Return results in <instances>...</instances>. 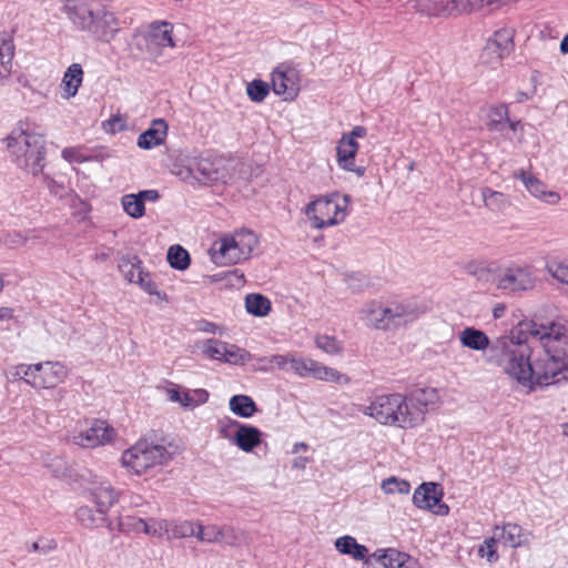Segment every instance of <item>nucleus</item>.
I'll list each match as a JSON object with an SVG mask.
<instances>
[{
	"label": "nucleus",
	"mask_w": 568,
	"mask_h": 568,
	"mask_svg": "<svg viewBox=\"0 0 568 568\" xmlns=\"http://www.w3.org/2000/svg\"><path fill=\"white\" fill-rule=\"evenodd\" d=\"M530 337L528 344L500 336L490 343L488 335L475 327H465L458 334L463 347L485 352L488 362L529 389L554 383L562 371H568V327L561 322L523 324Z\"/></svg>",
	"instance_id": "f257e3e1"
},
{
	"label": "nucleus",
	"mask_w": 568,
	"mask_h": 568,
	"mask_svg": "<svg viewBox=\"0 0 568 568\" xmlns=\"http://www.w3.org/2000/svg\"><path fill=\"white\" fill-rule=\"evenodd\" d=\"M438 403L436 388H417L408 394L378 395L363 407L362 413L384 426L413 429L424 424L427 413Z\"/></svg>",
	"instance_id": "f03ea898"
},
{
	"label": "nucleus",
	"mask_w": 568,
	"mask_h": 568,
	"mask_svg": "<svg viewBox=\"0 0 568 568\" xmlns=\"http://www.w3.org/2000/svg\"><path fill=\"white\" fill-rule=\"evenodd\" d=\"M63 12L74 29L97 41L110 43L124 21L111 0H62Z\"/></svg>",
	"instance_id": "7ed1b4c3"
},
{
	"label": "nucleus",
	"mask_w": 568,
	"mask_h": 568,
	"mask_svg": "<svg viewBox=\"0 0 568 568\" xmlns=\"http://www.w3.org/2000/svg\"><path fill=\"white\" fill-rule=\"evenodd\" d=\"M10 160L21 170L32 175L44 168L45 142L28 122L20 121L3 140Z\"/></svg>",
	"instance_id": "20e7f679"
},
{
	"label": "nucleus",
	"mask_w": 568,
	"mask_h": 568,
	"mask_svg": "<svg viewBox=\"0 0 568 568\" xmlns=\"http://www.w3.org/2000/svg\"><path fill=\"white\" fill-rule=\"evenodd\" d=\"M257 244L258 239L254 232L241 230L214 241L210 255L217 265L237 264L247 260Z\"/></svg>",
	"instance_id": "39448f33"
},
{
	"label": "nucleus",
	"mask_w": 568,
	"mask_h": 568,
	"mask_svg": "<svg viewBox=\"0 0 568 568\" xmlns=\"http://www.w3.org/2000/svg\"><path fill=\"white\" fill-rule=\"evenodd\" d=\"M171 458L172 454L166 446L141 439L123 452L121 464L130 474L141 476L166 464Z\"/></svg>",
	"instance_id": "423d86ee"
},
{
	"label": "nucleus",
	"mask_w": 568,
	"mask_h": 568,
	"mask_svg": "<svg viewBox=\"0 0 568 568\" xmlns=\"http://www.w3.org/2000/svg\"><path fill=\"white\" fill-rule=\"evenodd\" d=\"M351 197L346 194L332 193L317 197L305 207V215L315 230H323L345 221Z\"/></svg>",
	"instance_id": "0eeeda50"
},
{
	"label": "nucleus",
	"mask_w": 568,
	"mask_h": 568,
	"mask_svg": "<svg viewBox=\"0 0 568 568\" xmlns=\"http://www.w3.org/2000/svg\"><path fill=\"white\" fill-rule=\"evenodd\" d=\"M115 429L103 419L92 418L77 422L67 434V442L81 448H97L110 444Z\"/></svg>",
	"instance_id": "6e6552de"
},
{
	"label": "nucleus",
	"mask_w": 568,
	"mask_h": 568,
	"mask_svg": "<svg viewBox=\"0 0 568 568\" xmlns=\"http://www.w3.org/2000/svg\"><path fill=\"white\" fill-rule=\"evenodd\" d=\"M240 165L239 162L222 158L210 159L199 156L192 160L185 174L183 172H176V174L182 176V179L194 175L205 183L226 184L236 179V169Z\"/></svg>",
	"instance_id": "1a4fd4ad"
},
{
	"label": "nucleus",
	"mask_w": 568,
	"mask_h": 568,
	"mask_svg": "<svg viewBox=\"0 0 568 568\" xmlns=\"http://www.w3.org/2000/svg\"><path fill=\"white\" fill-rule=\"evenodd\" d=\"M495 283L498 290L508 294H521L535 288L537 276L531 265L511 262L498 270Z\"/></svg>",
	"instance_id": "9d476101"
},
{
	"label": "nucleus",
	"mask_w": 568,
	"mask_h": 568,
	"mask_svg": "<svg viewBox=\"0 0 568 568\" xmlns=\"http://www.w3.org/2000/svg\"><path fill=\"white\" fill-rule=\"evenodd\" d=\"M514 36L515 30L508 27L495 31L480 53L481 63L496 65L509 55L514 49Z\"/></svg>",
	"instance_id": "9b49d317"
},
{
	"label": "nucleus",
	"mask_w": 568,
	"mask_h": 568,
	"mask_svg": "<svg viewBox=\"0 0 568 568\" xmlns=\"http://www.w3.org/2000/svg\"><path fill=\"white\" fill-rule=\"evenodd\" d=\"M290 369L301 378L313 377L324 382H339L344 375L312 358L291 354Z\"/></svg>",
	"instance_id": "f8f14e48"
},
{
	"label": "nucleus",
	"mask_w": 568,
	"mask_h": 568,
	"mask_svg": "<svg viewBox=\"0 0 568 568\" xmlns=\"http://www.w3.org/2000/svg\"><path fill=\"white\" fill-rule=\"evenodd\" d=\"M443 489L436 483H423L413 495V503L420 509H426L438 516L449 513V507L442 503Z\"/></svg>",
	"instance_id": "ddd939ff"
},
{
	"label": "nucleus",
	"mask_w": 568,
	"mask_h": 568,
	"mask_svg": "<svg viewBox=\"0 0 568 568\" xmlns=\"http://www.w3.org/2000/svg\"><path fill=\"white\" fill-rule=\"evenodd\" d=\"M83 478L88 483L87 489L89 491L91 501L94 503L97 507H100L102 511H109V509L119 499V495L112 485L108 480L91 471H88Z\"/></svg>",
	"instance_id": "4468645a"
},
{
	"label": "nucleus",
	"mask_w": 568,
	"mask_h": 568,
	"mask_svg": "<svg viewBox=\"0 0 568 568\" xmlns=\"http://www.w3.org/2000/svg\"><path fill=\"white\" fill-rule=\"evenodd\" d=\"M272 89L286 101L294 100L300 92V74L288 65L281 64L272 72Z\"/></svg>",
	"instance_id": "2eb2a0df"
},
{
	"label": "nucleus",
	"mask_w": 568,
	"mask_h": 568,
	"mask_svg": "<svg viewBox=\"0 0 568 568\" xmlns=\"http://www.w3.org/2000/svg\"><path fill=\"white\" fill-rule=\"evenodd\" d=\"M359 321L369 328L387 331L392 328L388 302L369 301L358 310Z\"/></svg>",
	"instance_id": "dca6fc26"
},
{
	"label": "nucleus",
	"mask_w": 568,
	"mask_h": 568,
	"mask_svg": "<svg viewBox=\"0 0 568 568\" xmlns=\"http://www.w3.org/2000/svg\"><path fill=\"white\" fill-rule=\"evenodd\" d=\"M388 305L392 328L412 324L427 312V306L417 301H388Z\"/></svg>",
	"instance_id": "f3484780"
},
{
	"label": "nucleus",
	"mask_w": 568,
	"mask_h": 568,
	"mask_svg": "<svg viewBox=\"0 0 568 568\" xmlns=\"http://www.w3.org/2000/svg\"><path fill=\"white\" fill-rule=\"evenodd\" d=\"M514 178L519 179L528 193L542 203L555 205L561 200V196L558 192L549 190L541 180L536 178L530 172L520 170L514 173Z\"/></svg>",
	"instance_id": "a211bd4d"
},
{
	"label": "nucleus",
	"mask_w": 568,
	"mask_h": 568,
	"mask_svg": "<svg viewBox=\"0 0 568 568\" xmlns=\"http://www.w3.org/2000/svg\"><path fill=\"white\" fill-rule=\"evenodd\" d=\"M366 564L367 568H415V561L396 549L377 550Z\"/></svg>",
	"instance_id": "6ab92c4d"
},
{
	"label": "nucleus",
	"mask_w": 568,
	"mask_h": 568,
	"mask_svg": "<svg viewBox=\"0 0 568 568\" xmlns=\"http://www.w3.org/2000/svg\"><path fill=\"white\" fill-rule=\"evenodd\" d=\"M357 141L349 138H341L336 146L337 164L342 170L354 172L358 176H363L365 169L355 164V156L358 151Z\"/></svg>",
	"instance_id": "aec40b11"
},
{
	"label": "nucleus",
	"mask_w": 568,
	"mask_h": 568,
	"mask_svg": "<svg viewBox=\"0 0 568 568\" xmlns=\"http://www.w3.org/2000/svg\"><path fill=\"white\" fill-rule=\"evenodd\" d=\"M39 388H52L62 383L67 375V367L60 362L38 363Z\"/></svg>",
	"instance_id": "412c9836"
},
{
	"label": "nucleus",
	"mask_w": 568,
	"mask_h": 568,
	"mask_svg": "<svg viewBox=\"0 0 568 568\" xmlns=\"http://www.w3.org/2000/svg\"><path fill=\"white\" fill-rule=\"evenodd\" d=\"M173 24L168 21H154L149 26L148 43L160 49L174 48L176 43L172 37Z\"/></svg>",
	"instance_id": "4be33fe9"
},
{
	"label": "nucleus",
	"mask_w": 568,
	"mask_h": 568,
	"mask_svg": "<svg viewBox=\"0 0 568 568\" xmlns=\"http://www.w3.org/2000/svg\"><path fill=\"white\" fill-rule=\"evenodd\" d=\"M262 432L250 424L239 425L233 445L237 446L244 453H252L262 443Z\"/></svg>",
	"instance_id": "5701e85b"
},
{
	"label": "nucleus",
	"mask_w": 568,
	"mask_h": 568,
	"mask_svg": "<svg viewBox=\"0 0 568 568\" xmlns=\"http://www.w3.org/2000/svg\"><path fill=\"white\" fill-rule=\"evenodd\" d=\"M460 0H418L417 8L427 16H450L459 13Z\"/></svg>",
	"instance_id": "b1692460"
},
{
	"label": "nucleus",
	"mask_w": 568,
	"mask_h": 568,
	"mask_svg": "<svg viewBox=\"0 0 568 568\" xmlns=\"http://www.w3.org/2000/svg\"><path fill=\"white\" fill-rule=\"evenodd\" d=\"M84 78V72L79 63H72L65 70L62 81V98L69 100L78 94L79 88L81 87Z\"/></svg>",
	"instance_id": "393cba45"
},
{
	"label": "nucleus",
	"mask_w": 568,
	"mask_h": 568,
	"mask_svg": "<svg viewBox=\"0 0 568 568\" xmlns=\"http://www.w3.org/2000/svg\"><path fill=\"white\" fill-rule=\"evenodd\" d=\"M168 125L164 120L153 121L151 128L141 133L138 138V146L144 150H150L154 146L162 144L165 140Z\"/></svg>",
	"instance_id": "a878e982"
},
{
	"label": "nucleus",
	"mask_w": 568,
	"mask_h": 568,
	"mask_svg": "<svg viewBox=\"0 0 568 568\" xmlns=\"http://www.w3.org/2000/svg\"><path fill=\"white\" fill-rule=\"evenodd\" d=\"M14 57L13 40L8 34L0 36V82L8 79L12 72Z\"/></svg>",
	"instance_id": "bb28decb"
},
{
	"label": "nucleus",
	"mask_w": 568,
	"mask_h": 568,
	"mask_svg": "<svg viewBox=\"0 0 568 568\" xmlns=\"http://www.w3.org/2000/svg\"><path fill=\"white\" fill-rule=\"evenodd\" d=\"M251 541L248 532L230 525L221 526L220 545L231 547L247 546Z\"/></svg>",
	"instance_id": "cd10ccee"
},
{
	"label": "nucleus",
	"mask_w": 568,
	"mask_h": 568,
	"mask_svg": "<svg viewBox=\"0 0 568 568\" xmlns=\"http://www.w3.org/2000/svg\"><path fill=\"white\" fill-rule=\"evenodd\" d=\"M245 310L253 316L265 317L272 310V303L260 293H251L245 296Z\"/></svg>",
	"instance_id": "c85d7f7f"
},
{
	"label": "nucleus",
	"mask_w": 568,
	"mask_h": 568,
	"mask_svg": "<svg viewBox=\"0 0 568 568\" xmlns=\"http://www.w3.org/2000/svg\"><path fill=\"white\" fill-rule=\"evenodd\" d=\"M335 547L339 552L348 555L356 560L365 559L368 554V549L365 546L359 545L352 536H343L337 538L335 541Z\"/></svg>",
	"instance_id": "c756f323"
},
{
	"label": "nucleus",
	"mask_w": 568,
	"mask_h": 568,
	"mask_svg": "<svg viewBox=\"0 0 568 568\" xmlns=\"http://www.w3.org/2000/svg\"><path fill=\"white\" fill-rule=\"evenodd\" d=\"M230 410L242 418H251L256 412L255 402L247 395H234L229 400Z\"/></svg>",
	"instance_id": "7c9ffc66"
},
{
	"label": "nucleus",
	"mask_w": 568,
	"mask_h": 568,
	"mask_svg": "<svg viewBox=\"0 0 568 568\" xmlns=\"http://www.w3.org/2000/svg\"><path fill=\"white\" fill-rule=\"evenodd\" d=\"M509 121L508 106L504 103L490 105L486 110V125L490 131H501Z\"/></svg>",
	"instance_id": "2f4dec72"
},
{
	"label": "nucleus",
	"mask_w": 568,
	"mask_h": 568,
	"mask_svg": "<svg viewBox=\"0 0 568 568\" xmlns=\"http://www.w3.org/2000/svg\"><path fill=\"white\" fill-rule=\"evenodd\" d=\"M495 536L505 545L510 547H519L523 544L521 527L516 524H506L501 527L494 528Z\"/></svg>",
	"instance_id": "473e14b6"
},
{
	"label": "nucleus",
	"mask_w": 568,
	"mask_h": 568,
	"mask_svg": "<svg viewBox=\"0 0 568 568\" xmlns=\"http://www.w3.org/2000/svg\"><path fill=\"white\" fill-rule=\"evenodd\" d=\"M252 359L253 355L248 351L237 346L236 344L226 342L221 363L242 366Z\"/></svg>",
	"instance_id": "72a5a7b5"
},
{
	"label": "nucleus",
	"mask_w": 568,
	"mask_h": 568,
	"mask_svg": "<svg viewBox=\"0 0 568 568\" xmlns=\"http://www.w3.org/2000/svg\"><path fill=\"white\" fill-rule=\"evenodd\" d=\"M108 511L97 510L89 506H82L77 510V518L87 528H97L104 524Z\"/></svg>",
	"instance_id": "f704fd0d"
},
{
	"label": "nucleus",
	"mask_w": 568,
	"mask_h": 568,
	"mask_svg": "<svg viewBox=\"0 0 568 568\" xmlns=\"http://www.w3.org/2000/svg\"><path fill=\"white\" fill-rule=\"evenodd\" d=\"M197 521L169 520L168 540L195 537Z\"/></svg>",
	"instance_id": "c9c22d12"
},
{
	"label": "nucleus",
	"mask_w": 568,
	"mask_h": 568,
	"mask_svg": "<svg viewBox=\"0 0 568 568\" xmlns=\"http://www.w3.org/2000/svg\"><path fill=\"white\" fill-rule=\"evenodd\" d=\"M481 197L485 206L494 212L504 211L510 205L509 199L506 194L494 191L489 187L481 190Z\"/></svg>",
	"instance_id": "e433bc0d"
},
{
	"label": "nucleus",
	"mask_w": 568,
	"mask_h": 568,
	"mask_svg": "<svg viewBox=\"0 0 568 568\" xmlns=\"http://www.w3.org/2000/svg\"><path fill=\"white\" fill-rule=\"evenodd\" d=\"M225 344L226 342L222 339L207 338L199 344V348L204 357L212 361L222 362Z\"/></svg>",
	"instance_id": "4c0bfd02"
},
{
	"label": "nucleus",
	"mask_w": 568,
	"mask_h": 568,
	"mask_svg": "<svg viewBox=\"0 0 568 568\" xmlns=\"http://www.w3.org/2000/svg\"><path fill=\"white\" fill-rule=\"evenodd\" d=\"M31 237L33 236L29 231H8L0 235V247L19 248L24 246Z\"/></svg>",
	"instance_id": "58836bf2"
},
{
	"label": "nucleus",
	"mask_w": 568,
	"mask_h": 568,
	"mask_svg": "<svg viewBox=\"0 0 568 568\" xmlns=\"http://www.w3.org/2000/svg\"><path fill=\"white\" fill-rule=\"evenodd\" d=\"M119 270L126 281L135 283L138 272H144L141 267V261L136 256H123L119 262Z\"/></svg>",
	"instance_id": "ea45409f"
},
{
	"label": "nucleus",
	"mask_w": 568,
	"mask_h": 568,
	"mask_svg": "<svg viewBox=\"0 0 568 568\" xmlns=\"http://www.w3.org/2000/svg\"><path fill=\"white\" fill-rule=\"evenodd\" d=\"M121 205L123 211L132 219H140L145 213V206H143L136 193L124 194L121 197Z\"/></svg>",
	"instance_id": "a19ab883"
},
{
	"label": "nucleus",
	"mask_w": 568,
	"mask_h": 568,
	"mask_svg": "<svg viewBox=\"0 0 568 568\" xmlns=\"http://www.w3.org/2000/svg\"><path fill=\"white\" fill-rule=\"evenodd\" d=\"M221 526L209 524L202 525L197 521L195 538L205 544H219L220 545Z\"/></svg>",
	"instance_id": "79ce46f5"
},
{
	"label": "nucleus",
	"mask_w": 568,
	"mask_h": 568,
	"mask_svg": "<svg viewBox=\"0 0 568 568\" xmlns=\"http://www.w3.org/2000/svg\"><path fill=\"white\" fill-rule=\"evenodd\" d=\"M145 519L135 516H120L118 519V529L125 534H144Z\"/></svg>",
	"instance_id": "37998d69"
},
{
	"label": "nucleus",
	"mask_w": 568,
	"mask_h": 568,
	"mask_svg": "<svg viewBox=\"0 0 568 568\" xmlns=\"http://www.w3.org/2000/svg\"><path fill=\"white\" fill-rule=\"evenodd\" d=\"M168 260L170 265L176 270H185L190 264L187 251L180 245H174L169 248Z\"/></svg>",
	"instance_id": "c03bdc74"
},
{
	"label": "nucleus",
	"mask_w": 568,
	"mask_h": 568,
	"mask_svg": "<svg viewBox=\"0 0 568 568\" xmlns=\"http://www.w3.org/2000/svg\"><path fill=\"white\" fill-rule=\"evenodd\" d=\"M169 520L159 518L145 519L144 534L155 538L168 539Z\"/></svg>",
	"instance_id": "a18cd8bd"
},
{
	"label": "nucleus",
	"mask_w": 568,
	"mask_h": 568,
	"mask_svg": "<svg viewBox=\"0 0 568 568\" xmlns=\"http://www.w3.org/2000/svg\"><path fill=\"white\" fill-rule=\"evenodd\" d=\"M547 272L557 281L568 284V258H560L550 261L547 266Z\"/></svg>",
	"instance_id": "49530a36"
},
{
	"label": "nucleus",
	"mask_w": 568,
	"mask_h": 568,
	"mask_svg": "<svg viewBox=\"0 0 568 568\" xmlns=\"http://www.w3.org/2000/svg\"><path fill=\"white\" fill-rule=\"evenodd\" d=\"M382 489L385 494H400L408 495L410 485L407 480L398 479L396 477H389L382 483Z\"/></svg>",
	"instance_id": "de8ad7c7"
},
{
	"label": "nucleus",
	"mask_w": 568,
	"mask_h": 568,
	"mask_svg": "<svg viewBox=\"0 0 568 568\" xmlns=\"http://www.w3.org/2000/svg\"><path fill=\"white\" fill-rule=\"evenodd\" d=\"M268 92V84L262 80H253L246 85V93L253 102L264 101Z\"/></svg>",
	"instance_id": "09e8293b"
},
{
	"label": "nucleus",
	"mask_w": 568,
	"mask_h": 568,
	"mask_svg": "<svg viewBox=\"0 0 568 568\" xmlns=\"http://www.w3.org/2000/svg\"><path fill=\"white\" fill-rule=\"evenodd\" d=\"M241 424L242 423H240L235 419L224 418V419L219 420L217 432L222 438L227 439L229 442H231L233 444V442H234L233 436H235L239 425H241Z\"/></svg>",
	"instance_id": "8fccbe9b"
},
{
	"label": "nucleus",
	"mask_w": 568,
	"mask_h": 568,
	"mask_svg": "<svg viewBox=\"0 0 568 568\" xmlns=\"http://www.w3.org/2000/svg\"><path fill=\"white\" fill-rule=\"evenodd\" d=\"M316 346L327 354L335 355L342 351L341 343L332 336L321 335L315 339Z\"/></svg>",
	"instance_id": "3c124183"
},
{
	"label": "nucleus",
	"mask_w": 568,
	"mask_h": 568,
	"mask_svg": "<svg viewBox=\"0 0 568 568\" xmlns=\"http://www.w3.org/2000/svg\"><path fill=\"white\" fill-rule=\"evenodd\" d=\"M166 397L172 403H179L184 408H192L189 390H182L180 387H170L165 389Z\"/></svg>",
	"instance_id": "603ef678"
},
{
	"label": "nucleus",
	"mask_w": 568,
	"mask_h": 568,
	"mask_svg": "<svg viewBox=\"0 0 568 568\" xmlns=\"http://www.w3.org/2000/svg\"><path fill=\"white\" fill-rule=\"evenodd\" d=\"M497 541H499V539L493 532V536L486 539L484 544L479 547V556L486 558L489 562H495L498 559L495 547Z\"/></svg>",
	"instance_id": "864d4df0"
},
{
	"label": "nucleus",
	"mask_w": 568,
	"mask_h": 568,
	"mask_svg": "<svg viewBox=\"0 0 568 568\" xmlns=\"http://www.w3.org/2000/svg\"><path fill=\"white\" fill-rule=\"evenodd\" d=\"M104 132L115 134L126 129V121L121 114H114L102 122Z\"/></svg>",
	"instance_id": "5fc2aeb1"
},
{
	"label": "nucleus",
	"mask_w": 568,
	"mask_h": 568,
	"mask_svg": "<svg viewBox=\"0 0 568 568\" xmlns=\"http://www.w3.org/2000/svg\"><path fill=\"white\" fill-rule=\"evenodd\" d=\"M136 284L141 286V288L150 294V295H159L156 284L151 280L150 274L146 272H138Z\"/></svg>",
	"instance_id": "6e6d98bb"
},
{
	"label": "nucleus",
	"mask_w": 568,
	"mask_h": 568,
	"mask_svg": "<svg viewBox=\"0 0 568 568\" xmlns=\"http://www.w3.org/2000/svg\"><path fill=\"white\" fill-rule=\"evenodd\" d=\"M62 158L70 163H83L90 159L82 154L80 148H65L62 150Z\"/></svg>",
	"instance_id": "4d7b16f0"
},
{
	"label": "nucleus",
	"mask_w": 568,
	"mask_h": 568,
	"mask_svg": "<svg viewBox=\"0 0 568 568\" xmlns=\"http://www.w3.org/2000/svg\"><path fill=\"white\" fill-rule=\"evenodd\" d=\"M38 363L31 364L26 367L23 382L33 388H39Z\"/></svg>",
	"instance_id": "13d9d810"
},
{
	"label": "nucleus",
	"mask_w": 568,
	"mask_h": 568,
	"mask_svg": "<svg viewBox=\"0 0 568 568\" xmlns=\"http://www.w3.org/2000/svg\"><path fill=\"white\" fill-rule=\"evenodd\" d=\"M192 408L203 405L209 399V392L203 388L189 390Z\"/></svg>",
	"instance_id": "bf43d9fd"
},
{
	"label": "nucleus",
	"mask_w": 568,
	"mask_h": 568,
	"mask_svg": "<svg viewBox=\"0 0 568 568\" xmlns=\"http://www.w3.org/2000/svg\"><path fill=\"white\" fill-rule=\"evenodd\" d=\"M291 354H274L272 355V359L270 362H273V371L275 368L282 369V371H288L290 369V361H291Z\"/></svg>",
	"instance_id": "052dcab7"
},
{
	"label": "nucleus",
	"mask_w": 568,
	"mask_h": 568,
	"mask_svg": "<svg viewBox=\"0 0 568 568\" xmlns=\"http://www.w3.org/2000/svg\"><path fill=\"white\" fill-rule=\"evenodd\" d=\"M55 547L57 544L53 540H38L31 545L33 551H39L44 555L51 552Z\"/></svg>",
	"instance_id": "680f3d73"
},
{
	"label": "nucleus",
	"mask_w": 568,
	"mask_h": 568,
	"mask_svg": "<svg viewBox=\"0 0 568 568\" xmlns=\"http://www.w3.org/2000/svg\"><path fill=\"white\" fill-rule=\"evenodd\" d=\"M140 201H142L143 206H145L146 202L154 203L160 199V194L156 190H143L136 193Z\"/></svg>",
	"instance_id": "e2e57ef3"
},
{
	"label": "nucleus",
	"mask_w": 568,
	"mask_h": 568,
	"mask_svg": "<svg viewBox=\"0 0 568 568\" xmlns=\"http://www.w3.org/2000/svg\"><path fill=\"white\" fill-rule=\"evenodd\" d=\"M27 364H19L9 369V378L11 381L22 379L24 377Z\"/></svg>",
	"instance_id": "0e129e2a"
},
{
	"label": "nucleus",
	"mask_w": 568,
	"mask_h": 568,
	"mask_svg": "<svg viewBox=\"0 0 568 568\" xmlns=\"http://www.w3.org/2000/svg\"><path fill=\"white\" fill-rule=\"evenodd\" d=\"M367 133V130L362 125H356L349 133L343 134L342 138H351L352 141H356L358 138H364Z\"/></svg>",
	"instance_id": "69168bd1"
},
{
	"label": "nucleus",
	"mask_w": 568,
	"mask_h": 568,
	"mask_svg": "<svg viewBox=\"0 0 568 568\" xmlns=\"http://www.w3.org/2000/svg\"><path fill=\"white\" fill-rule=\"evenodd\" d=\"M271 359H272V355L256 358V361L258 362L257 369L262 371V372H272L273 371V362H268Z\"/></svg>",
	"instance_id": "338daca9"
},
{
	"label": "nucleus",
	"mask_w": 568,
	"mask_h": 568,
	"mask_svg": "<svg viewBox=\"0 0 568 568\" xmlns=\"http://www.w3.org/2000/svg\"><path fill=\"white\" fill-rule=\"evenodd\" d=\"M112 255V248H104L101 252H97L92 258L98 263L106 262Z\"/></svg>",
	"instance_id": "774afa93"
}]
</instances>
